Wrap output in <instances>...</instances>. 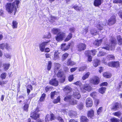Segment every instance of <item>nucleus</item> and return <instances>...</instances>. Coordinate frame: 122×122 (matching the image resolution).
<instances>
[{"mask_svg": "<svg viewBox=\"0 0 122 122\" xmlns=\"http://www.w3.org/2000/svg\"><path fill=\"white\" fill-rule=\"evenodd\" d=\"M20 3L19 0L15 1L12 4L11 3H7L6 5V9L7 11L10 14L12 13L14 11V15H15L17 11V8Z\"/></svg>", "mask_w": 122, "mask_h": 122, "instance_id": "obj_1", "label": "nucleus"}, {"mask_svg": "<svg viewBox=\"0 0 122 122\" xmlns=\"http://www.w3.org/2000/svg\"><path fill=\"white\" fill-rule=\"evenodd\" d=\"M110 41L111 42L109 45H107V46L102 47V48L107 50L113 49L114 48V47L116 45L117 41L113 36H112L111 37Z\"/></svg>", "mask_w": 122, "mask_h": 122, "instance_id": "obj_2", "label": "nucleus"}, {"mask_svg": "<svg viewBox=\"0 0 122 122\" xmlns=\"http://www.w3.org/2000/svg\"><path fill=\"white\" fill-rule=\"evenodd\" d=\"M96 52V51L95 50H93L91 51H88L86 52V55L87 56L88 60L89 61L91 62L92 61V58L91 55H92L93 56H94L95 55Z\"/></svg>", "mask_w": 122, "mask_h": 122, "instance_id": "obj_3", "label": "nucleus"}, {"mask_svg": "<svg viewBox=\"0 0 122 122\" xmlns=\"http://www.w3.org/2000/svg\"><path fill=\"white\" fill-rule=\"evenodd\" d=\"M81 89L83 92H85L86 91L88 92L91 91L92 89V88L89 84H84L83 87H81Z\"/></svg>", "mask_w": 122, "mask_h": 122, "instance_id": "obj_4", "label": "nucleus"}, {"mask_svg": "<svg viewBox=\"0 0 122 122\" xmlns=\"http://www.w3.org/2000/svg\"><path fill=\"white\" fill-rule=\"evenodd\" d=\"M66 36V34L62 32H60L58 33L57 36H56V40L57 41H61L63 40Z\"/></svg>", "mask_w": 122, "mask_h": 122, "instance_id": "obj_5", "label": "nucleus"}, {"mask_svg": "<svg viewBox=\"0 0 122 122\" xmlns=\"http://www.w3.org/2000/svg\"><path fill=\"white\" fill-rule=\"evenodd\" d=\"M39 108L37 107L36 109V111L32 113H31L30 116V117L34 119L35 120H36L39 118V114L37 113L39 112L40 110Z\"/></svg>", "mask_w": 122, "mask_h": 122, "instance_id": "obj_6", "label": "nucleus"}, {"mask_svg": "<svg viewBox=\"0 0 122 122\" xmlns=\"http://www.w3.org/2000/svg\"><path fill=\"white\" fill-rule=\"evenodd\" d=\"M50 41L44 42L39 45V48L40 50L42 52L44 51L45 46L49 44Z\"/></svg>", "mask_w": 122, "mask_h": 122, "instance_id": "obj_7", "label": "nucleus"}, {"mask_svg": "<svg viewBox=\"0 0 122 122\" xmlns=\"http://www.w3.org/2000/svg\"><path fill=\"white\" fill-rule=\"evenodd\" d=\"M100 81L99 78L97 76H95L90 79V82L94 84L97 85L99 83Z\"/></svg>", "mask_w": 122, "mask_h": 122, "instance_id": "obj_8", "label": "nucleus"}, {"mask_svg": "<svg viewBox=\"0 0 122 122\" xmlns=\"http://www.w3.org/2000/svg\"><path fill=\"white\" fill-rule=\"evenodd\" d=\"M116 21L115 16H113L108 20V24L109 25H112L115 23Z\"/></svg>", "mask_w": 122, "mask_h": 122, "instance_id": "obj_9", "label": "nucleus"}, {"mask_svg": "<svg viewBox=\"0 0 122 122\" xmlns=\"http://www.w3.org/2000/svg\"><path fill=\"white\" fill-rule=\"evenodd\" d=\"M86 104L87 107H91L93 105L92 99L89 98H87L86 100Z\"/></svg>", "mask_w": 122, "mask_h": 122, "instance_id": "obj_10", "label": "nucleus"}, {"mask_svg": "<svg viewBox=\"0 0 122 122\" xmlns=\"http://www.w3.org/2000/svg\"><path fill=\"white\" fill-rule=\"evenodd\" d=\"M108 65L110 66H112L117 68L119 66V62L118 61L110 62L108 64Z\"/></svg>", "mask_w": 122, "mask_h": 122, "instance_id": "obj_11", "label": "nucleus"}, {"mask_svg": "<svg viewBox=\"0 0 122 122\" xmlns=\"http://www.w3.org/2000/svg\"><path fill=\"white\" fill-rule=\"evenodd\" d=\"M78 50L79 51H81L84 50L86 48V45L85 44L83 43H81L77 46Z\"/></svg>", "mask_w": 122, "mask_h": 122, "instance_id": "obj_12", "label": "nucleus"}, {"mask_svg": "<svg viewBox=\"0 0 122 122\" xmlns=\"http://www.w3.org/2000/svg\"><path fill=\"white\" fill-rule=\"evenodd\" d=\"M73 95L75 98L78 99H79L81 97L79 91L77 90L74 92Z\"/></svg>", "mask_w": 122, "mask_h": 122, "instance_id": "obj_13", "label": "nucleus"}, {"mask_svg": "<svg viewBox=\"0 0 122 122\" xmlns=\"http://www.w3.org/2000/svg\"><path fill=\"white\" fill-rule=\"evenodd\" d=\"M49 83L52 85L57 86L58 85V82L55 78L51 80L49 82Z\"/></svg>", "mask_w": 122, "mask_h": 122, "instance_id": "obj_14", "label": "nucleus"}, {"mask_svg": "<svg viewBox=\"0 0 122 122\" xmlns=\"http://www.w3.org/2000/svg\"><path fill=\"white\" fill-rule=\"evenodd\" d=\"M70 45V44H69L67 46H66L65 44H62L61 46V49L63 51H66L69 49Z\"/></svg>", "mask_w": 122, "mask_h": 122, "instance_id": "obj_15", "label": "nucleus"}, {"mask_svg": "<svg viewBox=\"0 0 122 122\" xmlns=\"http://www.w3.org/2000/svg\"><path fill=\"white\" fill-rule=\"evenodd\" d=\"M59 58V53L57 51H56L54 52V57L53 58V60L55 61H56Z\"/></svg>", "mask_w": 122, "mask_h": 122, "instance_id": "obj_16", "label": "nucleus"}, {"mask_svg": "<svg viewBox=\"0 0 122 122\" xmlns=\"http://www.w3.org/2000/svg\"><path fill=\"white\" fill-rule=\"evenodd\" d=\"M75 62L72 61L70 59H69L67 63V65L68 66H72L76 64Z\"/></svg>", "mask_w": 122, "mask_h": 122, "instance_id": "obj_17", "label": "nucleus"}, {"mask_svg": "<svg viewBox=\"0 0 122 122\" xmlns=\"http://www.w3.org/2000/svg\"><path fill=\"white\" fill-rule=\"evenodd\" d=\"M54 72L55 73L56 72L57 70H58L60 67V64L57 63H54Z\"/></svg>", "mask_w": 122, "mask_h": 122, "instance_id": "obj_18", "label": "nucleus"}, {"mask_svg": "<svg viewBox=\"0 0 122 122\" xmlns=\"http://www.w3.org/2000/svg\"><path fill=\"white\" fill-rule=\"evenodd\" d=\"M77 114L76 112L72 111H70L68 113L69 116L71 117L76 116Z\"/></svg>", "mask_w": 122, "mask_h": 122, "instance_id": "obj_19", "label": "nucleus"}, {"mask_svg": "<svg viewBox=\"0 0 122 122\" xmlns=\"http://www.w3.org/2000/svg\"><path fill=\"white\" fill-rule=\"evenodd\" d=\"M94 116V112L92 110L89 111L88 113V116L90 118H92Z\"/></svg>", "mask_w": 122, "mask_h": 122, "instance_id": "obj_20", "label": "nucleus"}, {"mask_svg": "<svg viewBox=\"0 0 122 122\" xmlns=\"http://www.w3.org/2000/svg\"><path fill=\"white\" fill-rule=\"evenodd\" d=\"M120 106V104L118 103L117 102L116 103L113 104L112 109L116 110L119 108Z\"/></svg>", "mask_w": 122, "mask_h": 122, "instance_id": "obj_21", "label": "nucleus"}, {"mask_svg": "<svg viewBox=\"0 0 122 122\" xmlns=\"http://www.w3.org/2000/svg\"><path fill=\"white\" fill-rule=\"evenodd\" d=\"M103 39H101L99 40H97L94 41V44L95 46H98L101 45L102 41L103 40Z\"/></svg>", "mask_w": 122, "mask_h": 122, "instance_id": "obj_22", "label": "nucleus"}, {"mask_svg": "<svg viewBox=\"0 0 122 122\" xmlns=\"http://www.w3.org/2000/svg\"><path fill=\"white\" fill-rule=\"evenodd\" d=\"M77 103L76 100L72 98L69 102V104L70 105H74L76 104Z\"/></svg>", "mask_w": 122, "mask_h": 122, "instance_id": "obj_23", "label": "nucleus"}, {"mask_svg": "<svg viewBox=\"0 0 122 122\" xmlns=\"http://www.w3.org/2000/svg\"><path fill=\"white\" fill-rule=\"evenodd\" d=\"M101 4V0H95L94 1V5L95 6H98L100 5Z\"/></svg>", "mask_w": 122, "mask_h": 122, "instance_id": "obj_24", "label": "nucleus"}, {"mask_svg": "<svg viewBox=\"0 0 122 122\" xmlns=\"http://www.w3.org/2000/svg\"><path fill=\"white\" fill-rule=\"evenodd\" d=\"M117 38L118 41V44L120 45H122V38L121 36H117Z\"/></svg>", "mask_w": 122, "mask_h": 122, "instance_id": "obj_25", "label": "nucleus"}, {"mask_svg": "<svg viewBox=\"0 0 122 122\" xmlns=\"http://www.w3.org/2000/svg\"><path fill=\"white\" fill-rule=\"evenodd\" d=\"M72 98V96H68L65 97L64 99V100L69 103Z\"/></svg>", "mask_w": 122, "mask_h": 122, "instance_id": "obj_26", "label": "nucleus"}, {"mask_svg": "<svg viewBox=\"0 0 122 122\" xmlns=\"http://www.w3.org/2000/svg\"><path fill=\"white\" fill-rule=\"evenodd\" d=\"M103 76L106 78H110L111 76V74L107 72H105L103 74Z\"/></svg>", "mask_w": 122, "mask_h": 122, "instance_id": "obj_27", "label": "nucleus"}, {"mask_svg": "<svg viewBox=\"0 0 122 122\" xmlns=\"http://www.w3.org/2000/svg\"><path fill=\"white\" fill-rule=\"evenodd\" d=\"M52 32L54 34H58L61 32L60 30L59 29L53 28L52 30Z\"/></svg>", "mask_w": 122, "mask_h": 122, "instance_id": "obj_28", "label": "nucleus"}, {"mask_svg": "<svg viewBox=\"0 0 122 122\" xmlns=\"http://www.w3.org/2000/svg\"><path fill=\"white\" fill-rule=\"evenodd\" d=\"M88 120L87 118L84 116H82L81 118V122H88Z\"/></svg>", "mask_w": 122, "mask_h": 122, "instance_id": "obj_29", "label": "nucleus"}, {"mask_svg": "<svg viewBox=\"0 0 122 122\" xmlns=\"http://www.w3.org/2000/svg\"><path fill=\"white\" fill-rule=\"evenodd\" d=\"M106 88L105 87H102L99 89V92L101 93H104L106 91Z\"/></svg>", "mask_w": 122, "mask_h": 122, "instance_id": "obj_30", "label": "nucleus"}, {"mask_svg": "<svg viewBox=\"0 0 122 122\" xmlns=\"http://www.w3.org/2000/svg\"><path fill=\"white\" fill-rule=\"evenodd\" d=\"M7 81H1L0 80V85L2 87H4L5 86V84L7 83Z\"/></svg>", "mask_w": 122, "mask_h": 122, "instance_id": "obj_31", "label": "nucleus"}, {"mask_svg": "<svg viewBox=\"0 0 122 122\" xmlns=\"http://www.w3.org/2000/svg\"><path fill=\"white\" fill-rule=\"evenodd\" d=\"M94 62L93 65L95 67H97L98 65H99L100 64V61L97 59L95 60L94 61Z\"/></svg>", "mask_w": 122, "mask_h": 122, "instance_id": "obj_32", "label": "nucleus"}, {"mask_svg": "<svg viewBox=\"0 0 122 122\" xmlns=\"http://www.w3.org/2000/svg\"><path fill=\"white\" fill-rule=\"evenodd\" d=\"M116 89L119 90L121 91H122V81H121L118 84V85Z\"/></svg>", "mask_w": 122, "mask_h": 122, "instance_id": "obj_33", "label": "nucleus"}, {"mask_svg": "<svg viewBox=\"0 0 122 122\" xmlns=\"http://www.w3.org/2000/svg\"><path fill=\"white\" fill-rule=\"evenodd\" d=\"M59 94L58 92H52L51 93V98L53 99L54 98V97L55 95H57Z\"/></svg>", "mask_w": 122, "mask_h": 122, "instance_id": "obj_34", "label": "nucleus"}, {"mask_svg": "<svg viewBox=\"0 0 122 122\" xmlns=\"http://www.w3.org/2000/svg\"><path fill=\"white\" fill-rule=\"evenodd\" d=\"M64 76L63 72L61 71L60 70L58 71L57 75V76L58 77H61Z\"/></svg>", "mask_w": 122, "mask_h": 122, "instance_id": "obj_35", "label": "nucleus"}, {"mask_svg": "<svg viewBox=\"0 0 122 122\" xmlns=\"http://www.w3.org/2000/svg\"><path fill=\"white\" fill-rule=\"evenodd\" d=\"M46 96V94H45L44 93L42 94L39 99L40 101L41 102H43L45 100Z\"/></svg>", "mask_w": 122, "mask_h": 122, "instance_id": "obj_36", "label": "nucleus"}, {"mask_svg": "<svg viewBox=\"0 0 122 122\" xmlns=\"http://www.w3.org/2000/svg\"><path fill=\"white\" fill-rule=\"evenodd\" d=\"M52 63L51 61H49L47 66V69L48 71L50 70L51 67Z\"/></svg>", "mask_w": 122, "mask_h": 122, "instance_id": "obj_37", "label": "nucleus"}, {"mask_svg": "<svg viewBox=\"0 0 122 122\" xmlns=\"http://www.w3.org/2000/svg\"><path fill=\"white\" fill-rule=\"evenodd\" d=\"M3 66L4 70L6 71L9 69L10 66V64L8 63L4 64H3Z\"/></svg>", "mask_w": 122, "mask_h": 122, "instance_id": "obj_38", "label": "nucleus"}, {"mask_svg": "<svg viewBox=\"0 0 122 122\" xmlns=\"http://www.w3.org/2000/svg\"><path fill=\"white\" fill-rule=\"evenodd\" d=\"M104 26V25H103L101 24V23H99V24L97 26V27L100 30H102L103 26Z\"/></svg>", "mask_w": 122, "mask_h": 122, "instance_id": "obj_39", "label": "nucleus"}, {"mask_svg": "<svg viewBox=\"0 0 122 122\" xmlns=\"http://www.w3.org/2000/svg\"><path fill=\"white\" fill-rule=\"evenodd\" d=\"M90 74V72H87L82 76V79L83 80H85L89 77Z\"/></svg>", "mask_w": 122, "mask_h": 122, "instance_id": "obj_40", "label": "nucleus"}, {"mask_svg": "<svg viewBox=\"0 0 122 122\" xmlns=\"http://www.w3.org/2000/svg\"><path fill=\"white\" fill-rule=\"evenodd\" d=\"M45 120L46 122H49L50 121H51L50 115L47 114Z\"/></svg>", "mask_w": 122, "mask_h": 122, "instance_id": "obj_41", "label": "nucleus"}, {"mask_svg": "<svg viewBox=\"0 0 122 122\" xmlns=\"http://www.w3.org/2000/svg\"><path fill=\"white\" fill-rule=\"evenodd\" d=\"M18 23L14 20L12 22V27L13 28H16L17 27Z\"/></svg>", "mask_w": 122, "mask_h": 122, "instance_id": "obj_42", "label": "nucleus"}, {"mask_svg": "<svg viewBox=\"0 0 122 122\" xmlns=\"http://www.w3.org/2000/svg\"><path fill=\"white\" fill-rule=\"evenodd\" d=\"M71 90V88L68 86H66L64 89V90L65 91H66V92L67 93L69 92Z\"/></svg>", "mask_w": 122, "mask_h": 122, "instance_id": "obj_43", "label": "nucleus"}, {"mask_svg": "<svg viewBox=\"0 0 122 122\" xmlns=\"http://www.w3.org/2000/svg\"><path fill=\"white\" fill-rule=\"evenodd\" d=\"M68 56V54L65 53L63 55L62 57V60L63 61H64Z\"/></svg>", "mask_w": 122, "mask_h": 122, "instance_id": "obj_44", "label": "nucleus"}, {"mask_svg": "<svg viewBox=\"0 0 122 122\" xmlns=\"http://www.w3.org/2000/svg\"><path fill=\"white\" fill-rule=\"evenodd\" d=\"M113 114L114 116L117 117H120L122 114L120 112H114Z\"/></svg>", "mask_w": 122, "mask_h": 122, "instance_id": "obj_45", "label": "nucleus"}, {"mask_svg": "<svg viewBox=\"0 0 122 122\" xmlns=\"http://www.w3.org/2000/svg\"><path fill=\"white\" fill-rule=\"evenodd\" d=\"M72 35L71 33H70L66 38L65 40V41H69L72 38Z\"/></svg>", "mask_w": 122, "mask_h": 122, "instance_id": "obj_46", "label": "nucleus"}, {"mask_svg": "<svg viewBox=\"0 0 122 122\" xmlns=\"http://www.w3.org/2000/svg\"><path fill=\"white\" fill-rule=\"evenodd\" d=\"M73 8L76 10L77 11H80L81 10V7H79L76 5L73 6Z\"/></svg>", "mask_w": 122, "mask_h": 122, "instance_id": "obj_47", "label": "nucleus"}, {"mask_svg": "<svg viewBox=\"0 0 122 122\" xmlns=\"http://www.w3.org/2000/svg\"><path fill=\"white\" fill-rule=\"evenodd\" d=\"M60 102V98L59 97H58L56 99L54 100L53 101V102L55 104H56Z\"/></svg>", "mask_w": 122, "mask_h": 122, "instance_id": "obj_48", "label": "nucleus"}, {"mask_svg": "<svg viewBox=\"0 0 122 122\" xmlns=\"http://www.w3.org/2000/svg\"><path fill=\"white\" fill-rule=\"evenodd\" d=\"M56 18L52 16H51L50 18L49 19V21L52 23L55 21V20L56 19Z\"/></svg>", "mask_w": 122, "mask_h": 122, "instance_id": "obj_49", "label": "nucleus"}, {"mask_svg": "<svg viewBox=\"0 0 122 122\" xmlns=\"http://www.w3.org/2000/svg\"><path fill=\"white\" fill-rule=\"evenodd\" d=\"M110 121L111 122H119V120L115 117L111 118Z\"/></svg>", "mask_w": 122, "mask_h": 122, "instance_id": "obj_50", "label": "nucleus"}, {"mask_svg": "<svg viewBox=\"0 0 122 122\" xmlns=\"http://www.w3.org/2000/svg\"><path fill=\"white\" fill-rule=\"evenodd\" d=\"M107 58L109 60H112L115 58V57L113 55H108L107 56Z\"/></svg>", "mask_w": 122, "mask_h": 122, "instance_id": "obj_51", "label": "nucleus"}, {"mask_svg": "<svg viewBox=\"0 0 122 122\" xmlns=\"http://www.w3.org/2000/svg\"><path fill=\"white\" fill-rule=\"evenodd\" d=\"M6 75V73L5 72L3 73L0 75V77L2 80L5 79Z\"/></svg>", "mask_w": 122, "mask_h": 122, "instance_id": "obj_52", "label": "nucleus"}, {"mask_svg": "<svg viewBox=\"0 0 122 122\" xmlns=\"http://www.w3.org/2000/svg\"><path fill=\"white\" fill-rule=\"evenodd\" d=\"M105 54V53L102 52V51H100L98 54V56H104Z\"/></svg>", "mask_w": 122, "mask_h": 122, "instance_id": "obj_53", "label": "nucleus"}, {"mask_svg": "<svg viewBox=\"0 0 122 122\" xmlns=\"http://www.w3.org/2000/svg\"><path fill=\"white\" fill-rule=\"evenodd\" d=\"M97 95V93L95 92H93L91 93L90 96L93 98H95L96 97Z\"/></svg>", "mask_w": 122, "mask_h": 122, "instance_id": "obj_54", "label": "nucleus"}, {"mask_svg": "<svg viewBox=\"0 0 122 122\" xmlns=\"http://www.w3.org/2000/svg\"><path fill=\"white\" fill-rule=\"evenodd\" d=\"M113 2L115 3H119L122 4V0H114Z\"/></svg>", "mask_w": 122, "mask_h": 122, "instance_id": "obj_55", "label": "nucleus"}, {"mask_svg": "<svg viewBox=\"0 0 122 122\" xmlns=\"http://www.w3.org/2000/svg\"><path fill=\"white\" fill-rule=\"evenodd\" d=\"M74 84H75L77 86H80V88L81 87H82V86H81V85L82 84L81 83V81H77L76 82H75L74 83Z\"/></svg>", "mask_w": 122, "mask_h": 122, "instance_id": "obj_56", "label": "nucleus"}, {"mask_svg": "<svg viewBox=\"0 0 122 122\" xmlns=\"http://www.w3.org/2000/svg\"><path fill=\"white\" fill-rule=\"evenodd\" d=\"M5 48L8 50H9L11 49L12 48L11 46H9L8 44H5Z\"/></svg>", "mask_w": 122, "mask_h": 122, "instance_id": "obj_57", "label": "nucleus"}, {"mask_svg": "<svg viewBox=\"0 0 122 122\" xmlns=\"http://www.w3.org/2000/svg\"><path fill=\"white\" fill-rule=\"evenodd\" d=\"M52 87L47 86L45 88V90L46 92H47L49 91H51L52 90Z\"/></svg>", "mask_w": 122, "mask_h": 122, "instance_id": "obj_58", "label": "nucleus"}, {"mask_svg": "<svg viewBox=\"0 0 122 122\" xmlns=\"http://www.w3.org/2000/svg\"><path fill=\"white\" fill-rule=\"evenodd\" d=\"M90 33L91 34L93 35H96L97 34V31L96 30H94L93 29L91 30Z\"/></svg>", "mask_w": 122, "mask_h": 122, "instance_id": "obj_59", "label": "nucleus"}, {"mask_svg": "<svg viewBox=\"0 0 122 122\" xmlns=\"http://www.w3.org/2000/svg\"><path fill=\"white\" fill-rule=\"evenodd\" d=\"M60 80V81L61 83H64L65 80V76H62Z\"/></svg>", "mask_w": 122, "mask_h": 122, "instance_id": "obj_60", "label": "nucleus"}, {"mask_svg": "<svg viewBox=\"0 0 122 122\" xmlns=\"http://www.w3.org/2000/svg\"><path fill=\"white\" fill-rule=\"evenodd\" d=\"M83 104L82 103H81L78 106V107L80 110L82 109L83 108Z\"/></svg>", "mask_w": 122, "mask_h": 122, "instance_id": "obj_61", "label": "nucleus"}, {"mask_svg": "<svg viewBox=\"0 0 122 122\" xmlns=\"http://www.w3.org/2000/svg\"><path fill=\"white\" fill-rule=\"evenodd\" d=\"M88 31V28L87 27L85 28L84 29L82 33L84 34H86Z\"/></svg>", "mask_w": 122, "mask_h": 122, "instance_id": "obj_62", "label": "nucleus"}, {"mask_svg": "<svg viewBox=\"0 0 122 122\" xmlns=\"http://www.w3.org/2000/svg\"><path fill=\"white\" fill-rule=\"evenodd\" d=\"M102 107H101L98 109L97 111V113L98 115L100 113L102 112Z\"/></svg>", "mask_w": 122, "mask_h": 122, "instance_id": "obj_63", "label": "nucleus"}, {"mask_svg": "<svg viewBox=\"0 0 122 122\" xmlns=\"http://www.w3.org/2000/svg\"><path fill=\"white\" fill-rule=\"evenodd\" d=\"M118 14L120 17L122 19V11L121 10H119L118 12Z\"/></svg>", "mask_w": 122, "mask_h": 122, "instance_id": "obj_64", "label": "nucleus"}]
</instances>
